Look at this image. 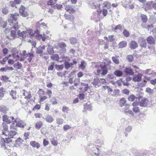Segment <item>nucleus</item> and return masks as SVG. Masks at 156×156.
I'll list each match as a JSON object with an SVG mask.
<instances>
[{
  "instance_id": "nucleus-1",
  "label": "nucleus",
  "mask_w": 156,
  "mask_h": 156,
  "mask_svg": "<svg viewBox=\"0 0 156 156\" xmlns=\"http://www.w3.org/2000/svg\"><path fill=\"white\" fill-rule=\"evenodd\" d=\"M0 140V144L2 148L6 149L7 148L8 144L12 142L11 138H13L14 136L16 135V132L14 130H11L10 131L3 132Z\"/></svg>"
},
{
  "instance_id": "nucleus-2",
  "label": "nucleus",
  "mask_w": 156,
  "mask_h": 156,
  "mask_svg": "<svg viewBox=\"0 0 156 156\" xmlns=\"http://www.w3.org/2000/svg\"><path fill=\"white\" fill-rule=\"evenodd\" d=\"M18 35L22 39H23L27 36L28 37H30L33 34V30L30 29L27 30L25 31H23L20 32V30H18L17 31Z\"/></svg>"
},
{
  "instance_id": "nucleus-3",
  "label": "nucleus",
  "mask_w": 156,
  "mask_h": 156,
  "mask_svg": "<svg viewBox=\"0 0 156 156\" xmlns=\"http://www.w3.org/2000/svg\"><path fill=\"white\" fill-rule=\"evenodd\" d=\"M14 121H15V123H13L12 124L11 126V128L15 130H17V127L23 128L26 124L22 120L17 119L14 120Z\"/></svg>"
},
{
  "instance_id": "nucleus-4",
  "label": "nucleus",
  "mask_w": 156,
  "mask_h": 156,
  "mask_svg": "<svg viewBox=\"0 0 156 156\" xmlns=\"http://www.w3.org/2000/svg\"><path fill=\"white\" fill-rule=\"evenodd\" d=\"M98 69L96 71V74L97 75L101 74L102 76L106 75L108 73V69L105 65H103L101 64L98 66Z\"/></svg>"
},
{
  "instance_id": "nucleus-5",
  "label": "nucleus",
  "mask_w": 156,
  "mask_h": 156,
  "mask_svg": "<svg viewBox=\"0 0 156 156\" xmlns=\"http://www.w3.org/2000/svg\"><path fill=\"white\" fill-rule=\"evenodd\" d=\"M18 13H15L14 14H10L8 16V22L12 24H16L17 23V19L19 16Z\"/></svg>"
},
{
  "instance_id": "nucleus-6",
  "label": "nucleus",
  "mask_w": 156,
  "mask_h": 156,
  "mask_svg": "<svg viewBox=\"0 0 156 156\" xmlns=\"http://www.w3.org/2000/svg\"><path fill=\"white\" fill-rule=\"evenodd\" d=\"M105 81L106 80L105 79H99L97 77L94 79L91 82V83L96 87L100 86L101 84H103Z\"/></svg>"
},
{
  "instance_id": "nucleus-7",
  "label": "nucleus",
  "mask_w": 156,
  "mask_h": 156,
  "mask_svg": "<svg viewBox=\"0 0 156 156\" xmlns=\"http://www.w3.org/2000/svg\"><path fill=\"white\" fill-rule=\"evenodd\" d=\"M39 34L40 30L37 28V29L34 31V33H33V34L31 36V38H32L33 37H35L36 38L37 40H41L43 41H45L46 38L44 37V36H43L41 34Z\"/></svg>"
},
{
  "instance_id": "nucleus-8",
  "label": "nucleus",
  "mask_w": 156,
  "mask_h": 156,
  "mask_svg": "<svg viewBox=\"0 0 156 156\" xmlns=\"http://www.w3.org/2000/svg\"><path fill=\"white\" fill-rule=\"evenodd\" d=\"M148 100L146 98H144L141 100H139V102H133L132 104V105L133 106H138L139 105L141 107H145L147 106L148 104Z\"/></svg>"
},
{
  "instance_id": "nucleus-9",
  "label": "nucleus",
  "mask_w": 156,
  "mask_h": 156,
  "mask_svg": "<svg viewBox=\"0 0 156 156\" xmlns=\"http://www.w3.org/2000/svg\"><path fill=\"white\" fill-rule=\"evenodd\" d=\"M58 45L59 48H61L60 50V53H64L66 51V49L65 48L66 47V45L64 42H60L58 44Z\"/></svg>"
},
{
  "instance_id": "nucleus-10",
  "label": "nucleus",
  "mask_w": 156,
  "mask_h": 156,
  "mask_svg": "<svg viewBox=\"0 0 156 156\" xmlns=\"http://www.w3.org/2000/svg\"><path fill=\"white\" fill-rule=\"evenodd\" d=\"M26 9V8L22 5H21L20 8L19 12L21 15L23 17H27L29 15Z\"/></svg>"
},
{
  "instance_id": "nucleus-11",
  "label": "nucleus",
  "mask_w": 156,
  "mask_h": 156,
  "mask_svg": "<svg viewBox=\"0 0 156 156\" xmlns=\"http://www.w3.org/2000/svg\"><path fill=\"white\" fill-rule=\"evenodd\" d=\"M138 41L140 43V46L142 48H146L147 45V43L146 40L143 37H140L138 38Z\"/></svg>"
},
{
  "instance_id": "nucleus-12",
  "label": "nucleus",
  "mask_w": 156,
  "mask_h": 156,
  "mask_svg": "<svg viewBox=\"0 0 156 156\" xmlns=\"http://www.w3.org/2000/svg\"><path fill=\"white\" fill-rule=\"evenodd\" d=\"M124 71L127 75L132 76L134 74L133 69L130 67H125Z\"/></svg>"
},
{
  "instance_id": "nucleus-13",
  "label": "nucleus",
  "mask_w": 156,
  "mask_h": 156,
  "mask_svg": "<svg viewBox=\"0 0 156 156\" xmlns=\"http://www.w3.org/2000/svg\"><path fill=\"white\" fill-rule=\"evenodd\" d=\"M126 107H125L123 108V111L126 114L129 113L130 114H131L133 116L134 114L133 112L131 110H129L130 107L129 104H126Z\"/></svg>"
},
{
  "instance_id": "nucleus-14",
  "label": "nucleus",
  "mask_w": 156,
  "mask_h": 156,
  "mask_svg": "<svg viewBox=\"0 0 156 156\" xmlns=\"http://www.w3.org/2000/svg\"><path fill=\"white\" fill-rule=\"evenodd\" d=\"M126 99L124 98H122L119 100V105L120 107H122L125 106V107H126V104H129L126 103Z\"/></svg>"
},
{
  "instance_id": "nucleus-15",
  "label": "nucleus",
  "mask_w": 156,
  "mask_h": 156,
  "mask_svg": "<svg viewBox=\"0 0 156 156\" xmlns=\"http://www.w3.org/2000/svg\"><path fill=\"white\" fill-rule=\"evenodd\" d=\"M138 46L137 43L135 41H131L129 44V47L132 49H134L138 47Z\"/></svg>"
},
{
  "instance_id": "nucleus-16",
  "label": "nucleus",
  "mask_w": 156,
  "mask_h": 156,
  "mask_svg": "<svg viewBox=\"0 0 156 156\" xmlns=\"http://www.w3.org/2000/svg\"><path fill=\"white\" fill-rule=\"evenodd\" d=\"M147 41L148 44H155V40L153 37L150 36L147 37Z\"/></svg>"
},
{
  "instance_id": "nucleus-17",
  "label": "nucleus",
  "mask_w": 156,
  "mask_h": 156,
  "mask_svg": "<svg viewBox=\"0 0 156 156\" xmlns=\"http://www.w3.org/2000/svg\"><path fill=\"white\" fill-rule=\"evenodd\" d=\"M65 9L67 11L69 12L70 13H74L75 12L74 9L71 5H66L65 6Z\"/></svg>"
},
{
  "instance_id": "nucleus-18",
  "label": "nucleus",
  "mask_w": 156,
  "mask_h": 156,
  "mask_svg": "<svg viewBox=\"0 0 156 156\" xmlns=\"http://www.w3.org/2000/svg\"><path fill=\"white\" fill-rule=\"evenodd\" d=\"M142 75L140 73H139L137 76H135L133 77V80L135 82H139L141 80V77Z\"/></svg>"
},
{
  "instance_id": "nucleus-19",
  "label": "nucleus",
  "mask_w": 156,
  "mask_h": 156,
  "mask_svg": "<svg viewBox=\"0 0 156 156\" xmlns=\"http://www.w3.org/2000/svg\"><path fill=\"white\" fill-rule=\"evenodd\" d=\"M23 94L25 96L24 98L27 99H29L32 97L31 92H28L26 90H24V93Z\"/></svg>"
},
{
  "instance_id": "nucleus-20",
  "label": "nucleus",
  "mask_w": 156,
  "mask_h": 156,
  "mask_svg": "<svg viewBox=\"0 0 156 156\" xmlns=\"http://www.w3.org/2000/svg\"><path fill=\"white\" fill-rule=\"evenodd\" d=\"M2 119L4 122L8 123H10L12 122L11 118H10V117L6 115H5L3 116Z\"/></svg>"
},
{
  "instance_id": "nucleus-21",
  "label": "nucleus",
  "mask_w": 156,
  "mask_h": 156,
  "mask_svg": "<svg viewBox=\"0 0 156 156\" xmlns=\"http://www.w3.org/2000/svg\"><path fill=\"white\" fill-rule=\"evenodd\" d=\"M114 75H115L117 77H121L122 76L123 74V72L120 70H119L117 69L115 70L113 73Z\"/></svg>"
},
{
  "instance_id": "nucleus-22",
  "label": "nucleus",
  "mask_w": 156,
  "mask_h": 156,
  "mask_svg": "<svg viewBox=\"0 0 156 156\" xmlns=\"http://www.w3.org/2000/svg\"><path fill=\"white\" fill-rule=\"evenodd\" d=\"M45 46H41L38 47V48H36V53L37 54H40L42 53L43 50L45 49Z\"/></svg>"
},
{
  "instance_id": "nucleus-23",
  "label": "nucleus",
  "mask_w": 156,
  "mask_h": 156,
  "mask_svg": "<svg viewBox=\"0 0 156 156\" xmlns=\"http://www.w3.org/2000/svg\"><path fill=\"white\" fill-rule=\"evenodd\" d=\"M83 109V112H85L86 110L91 111L92 110L91 106L87 103L84 105Z\"/></svg>"
},
{
  "instance_id": "nucleus-24",
  "label": "nucleus",
  "mask_w": 156,
  "mask_h": 156,
  "mask_svg": "<svg viewBox=\"0 0 156 156\" xmlns=\"http://www.w3.org/2000/svg\"><path fill=\"white\" fill-rule=\"evenodd\" d=\"M153 4V2L150 1L147 2V3L144 5V7L145 9L146 10L151 9L152 8V5Z\"/></svg>"
},
{
  "instance_id": "nucleus-25",
  "label": "nucleus",
  "mask_w": 156,
  "mask_h": 156,
  "mask_svg": "<svg viewBox=\"0 0 156 156\" xmlns=\"http://www.w3.org/2000/svg\"><path fill=\"white\" fill-rule=\"evenodd\" d=\"M51 58L53 60H54L57 61L62 62V60H59V57L58 55L57 54H53L51 56Z\"/></svg>"
},
{
  "instance_id": "nucleus-26",
  "label": "nucleus",
  "mask_w": 156,
  "mask_h": 156,
  "mask_svg": "<svg viewBox=\"0 0 156 156\" xmlns=\"http://www.w3.org/2000/svg\"><path fill=\"white\" fill-rule=\"evenodd\" d=\"M64 16L66 20H68L71 22H73L74 20V17L72 15H68L65 14L64 15Z\"/></svg>"
},
{
  "instance_id": "nucleus-27",
  "label": "nucleus",
  "mask_w": 156,
  "mask_h": 156,
  "mask_svg": "<svg viewBox=\"0 0 156 156\" xmlns=\"http://www.w3.org/2000/svg\"><path fill=\"white\" fill-rule=\"evenodd\" d=\"M5 89L2 87L0 88V100L4 96L5 93Z\"/></svg>"
},
{
  "instance_id": "nucleus-28",
  "label": "nucleus",
  "mask_w": 156,
  "mask_h": 156,
  "mask_svg": "<svg viewBox=\"0 0 156 156\" xmlns=\"http://www.w3.org/2000/svg\"><path fill=\"white\" fill-rule=\"evenodd\" d=\"M127 44V42L124 41L120 42L118 44L119 48H123L125 47Z\"/></svg>"
},
{
  "instance_id": "nucleus-29",
  "label": "nucleus",
  "mask_w": 156,
  "mask_h": 156,
  "mask_svg": "<svg viewBox=\"0 0 156 156\" xmlns=\"http://www.w3.org/2000/svg\"><path fill=\"white\" fill-rule=\"evenodd\" d=\"M60 53V56L59 57V60H60L61 58H62L63 59V60L67 61L68 62H69L70 61V59L67 56H65L64 54V53ZM62 60L63 61V60Z\"/></svg>"
},
{
  "instance_id": "nucleus-30",
  "label": "nucleus",
  "mask_w": 156,
  "mask_h": 156,
  "mask_svg": "<svg viewBox=\"0 0 156 156\" xmlns=\"http://www.w3.org/2000/svg\"><path fill=\"white\" fill-rule=\"evenodd\" d=\"M30 145L34 147L38 148L40 147L39 144L35 141H32L30 142Z\"/></svg>"
},
{
  "instance_id": "nucleus-31",
  "label": "nucleus",
  "mask_w": 156,
  "mask_h": 156,
  "mask_svg": "<svg viewBox=\"0 0 156 156\" xmlns=\"http://www.w3.org/2000/svg\"><path fill=\"white\" fill-rule=\"evenodd\" d=\"M146 74H148L150 76H152L154 75H155L156 73L153 71H151V69H148L145 71Z\"/></svg>"
},
{
  "instance_id": "nucleus-32",
  "label": "nucleus",
  "mask_w": 156,
  "mask_h": 156,
  "mask_svg": "<svg viewBox=\"0 0 156 156\" xmlns=\"http://www.w3.org/2000/svg\"><path fill=\"white\" fill-rule=\"evenodd\" d=\"M16 91L14 90H12L10 93V95L11 96L12 98L14 100L16 99Z\"/></svg>"
},
{
  "instance_id": "nucleus-33",
  "label": "nucleus",
  "mask_w": 156,
  "mask_h": 156,
  "mask_svg": "<svg viewBox=\"0 0 156 156\" xmlns=\"http://www.w3.org/2000/svg\"><path fill=\"white\" fill-rule=\"evenodd\" d=\"M8 110V108L4 105H2L0 106V112L3 113L5 114Z\"/></svg>"
},
{
  "instance_id": "nucleus-34",
  "label": "nucleus",
  "mask_w": 156,
  "mask_h": 156,
  "mask_svg": "<svg viewBox=\"0 0 156 156\" xmlns=\"http://www.w3.org/2000/svg\"><path fill=\"white\" fill-rule=\"evenodd\" d=\"M1 12L4 15L7 14L9 12L8 8L6 6H5V7H3L2 8Z\"/></svg>"
},
{
  "instance_id": "nucleus-35",
  "label": "nucleus",
  "mask_w": 156,
  "mask_h": 156,
  "mask_svg": "<svg viewBox=\"0 0 156 156\" xmlns=\"http://www.w3.org/2000/svg\"><path fill=\"white\" fill-rule=\"evenodd\" d=\"M73 66V64L72 63H69L67 61H66L64 63L65 67L66 69H68L69 68Z\"/></svg>"
},
{
  "instance_id": "nucleus-36",
  "label": "nucleus",
  "mask_w": 156,
  "mask_h": 156,
  "mask_svg": "<svg viewBox=\"0 0 156 156\" xmlns=\"http://www.w3.org/2000/svg\"><path fill=\"white\" fill-rule=\"evenodd\" d=\"M86 65L85 62L84 61H82L81 64H79V67L81 68L82 70H83L85 68Z\"/></svg>"
},
{
  "instance_id": "nucleus-37",
  "label": "nucleus",
  "mask_w": 156,
  "mask_h": 156,
  "mask_svg": "<svg viewBox=\"0 0 156 156\" xmlns=\"http://www.w3.org/2000/svg\"><path fill=\"white\" fill-rule=\"evenodd\" d=\"M140 18L142 21L144 23L147 22V18L146 15L144 14H141L140 16Z\"/></svg>"
},
{
  "instance_id": "nucleus-38",
  "label": "nucleus",
  "mask_w": 156,
  "mask_h": 156,
  "mask_svg": "<svg viewBox=\"0 0 156 156\" xmlns=\"http://www.w3.org/2000/svg\"><path fill=\"white\" fill-rule=\"evenodd\" d=\"M117 57H119V56H113L112 58L113 62L116 64H118L119 63V60L118 58Z\"/></svg>"
},
{
  "instance_id": "nucleus-39",
  "label": "nucleus",
  "mask_w": 156,
  "mask_h": 156,
  "mask_svg": "<svg viewBox=\"0 0 156 156\" xmlns=\"http://www.w3.org/2000/svg\"><path fill=\"white\" fill-rule=\"evenodd\" d=\"M14 67L18 69H21L22 67V64L19 62H18L17 63H16L14 64Z\"/></svg>"
},
{
  "instance_id": "nucleus-40",
  "label": "nucleus",
  "mask_w": 156,
  "mask_h": 156,
  "mask_svg": "<svg viewBox=\"0 0 156 156\" xmlns=\"http://www.w3.org/2000/svg\"><path fill=\"white\" fill-rule=\"evenodd\" d=\"M70 43L72 44H76L77 41V40L75 37H71L69 39Z\"/></svg>"
},
{
  "instance_id": "nucleus-41",
  "label": "nucleus",
  "mask_w": 156,
  "mask_h": 156,
  "mask_svg": "<svg viewBox=\"0 0 156 156\" xmlns=\"http://www.w3.org/2000/svg\"><path fill=\"white\" fill-rule=\"evenodd\" d=\"M42 125V123L41 121H38L36 122L35 125V127L36 129H40Z\"/></svg>"
},
{
  "instance_id": "nucleus-42",
  "label": "nucleus",
  "mask_w": 156,
  "mask_h": 156,
  "mask_svg": "<svg viewBox=\"0 0 156 156\" xmlns=\"http://www.w3.org/2000/svg\"><path fill=\"white\" fill-rule=\"evenodd\" d=\"M126 58L129 62H132L133 61V58L132 55H128L127 56Z\"/></svg>"
},
{
  "instance_id": "nucleus-43",
  "label": "nucleus",
  "mask_w": 156,
  "mask_h": 156,
  "mask_svg": "<svg viewBox=\"0 0 156 156\" xmlns=\"http://www.w3.org/2000/svg\"><path fill=\"white\" fill-rule=\"evenodd\" d=\"M119 90L118 89H115L114 90L113 94V96L115 97H117L118 96L119 93Z\"/></svg>"
},
{
  "instance_id": "nucleus-44",
  "label": "nucleus",
  "mask_w": 156,
  "mask_h": 156,
  "mask_svg": "<svg viewBox=\"0 0 156 156\" xmlns=\"http://www.w3.org/2000/svg\"><path fill=\"white\" fill-rule=\"evenodd\" d=\"M55 66L56 69L57 70L60 71L62 70L63 67V65H58L56 64Z\"/></svg>"
},
{
  "instance_id": "nucleus-45",
  "label": "nucleus",
  "mask_w": 156,
  "mask_h": 156,
  "mask_svg": "<svg viewBox=\"0 0 156 156\" xmlns=\"http://www.w3.org/2000/svg\"><path fill=\"white\" fill-rule=\"evenodd\" d=\"M9 79V77L6 76H2L1 78V80L4 81V82H6L8 81Z\"/></svg>"
},
{
  "instance_id": "nucleus-46",
  "label": "nucleus",
  "mask_w": 156,
  "mask_h": 156,
  "mask_svg": "<svg viewBox=\"0 0 156 156\" xmlns=\"http://www.w3.org/2000/svg\"><path fill=\"white\" fill-rule=\"evenodd\" d=\"M9 58V57H8V56L5 57L3 59L2 61H0V63L4 65L5 64V62L8 60Z\"/></svg>"
},
{
  "instance_id": "nucleus-47",
  "label": "nucleus",
  "mask_w": 156,
  "mask_h": 156,
  "mask_svg": "<svg viewBox=\"0 0 156 156\" xmlns=\"http://www.w3.org/2000/svg\"><path fill=\"white\" fill-rule=\"evenodd\" d=\"M136 98V97L133 94L130 95L128 98V99L129 101H133Z\"/></svg>"
},
{
  "instance_id": "nucleus-48",
  "label": "nucleus",
  "mask_w": 156,
  "mask_h": 156,
  "mask_svg": "<svg viewBox=\"0 0 156 156\" xmlns=\"http://www.w3.org/2000/svg\"><path fill=\"white\" fill-rule=\"evenodd\" d=\"M111 5V3L108 2L106 1L104 2L102 6L103 7H108Z\"/></svg>"
},
{
  "instance_id": "nucleus-49",
  "label": "nucleus",
  "mask_w": 156,
  "mask_h": 156,
  "mask_svg": "<svg viewBox=\"0 0 156 156\" xmlns=\"http://www.w3.org/2000/svg\"><path fill=\"white\" fill-rule=\"evenodd\" d=\"M57 0H49V5H50L51 7H53L54 5H55V4Z\"/></svg>"
},
{
  "instance_id": "nucleus-50",
  "label": "nucleus",
  "mask_w": 156,
  "mask_h": 156,
  "mask_svg": "<svg viewBox=\"0 0 156 156\" xmlns=\"http://www.w3.org/2000/svg\"><path fill=\"white\" fill-rule=\"evenodd\" d=\"M11 35L14 38L16 36V31L15 30H12L11 31Z\"/></svg>"
},
{
  "instance_id": "nucleus-51",
  "label": "nucleus",
  "mask_w": 156,
  "mask_h": 156,
  "mask_svg": "<svg viewBox=\"0 0 156 156\" xmlns=\"http://www.w3.org/2000/svg\"><path fill=\"white\" fill-rule=\"evenodd\" d=\"M122 28V26L121 24H119L115 27V28L114 29V31H115V30H121Z\"/></svg>"
},
{
  "instance_id": "nucleus-52",
  "label": "nucleus",
  "mask_w": 156,
  "mask_h": 156,
  "mask_svg": "<svg viewBox=\"0 0 156 156\" xmlns=\"http://www.w3.org/2000/svg\"><path fill=\"white\" fill-rule=\"evenodd\" d=\"M56 122L58 124L62 125L63 122V119L62 118H58L56 119Z\"/></svg>"
},
{
  "instance_id": "nucleus-53",
  "label": "nucleus",
  "mask_w": 156,
  "mask_h": 156,
  "mask_svg": "<svg viewBox=\"0 0 156 156\" xmlns=\"http://www.w3.org/2000/svg\"><path fill=\"white\" fill-rule=\"evenodd\" d=\"M37 93L39 95L40 97H41L44 95L45 93L43 90L40 89L39 90H38L37 92Z\"/></svg>"
},
{
  "instance_id": "nucleus-54",
  "label": "nucleus",
  "mask_w": 156,
  "mask_h": 156,
  "mask_svg": "<svg viewBox=\"0 0 156 156\" xmlns=\"http://www.w3.org/2000/svg\"><path fill=\"white\" fill-rule=\"evenodd\" d=\"M136 106H135L132 109L133 111L135 113H137L140 111L139 108Z\"/></svg>"
},
{
  "instance_id": "nucleus-55",
  "label": "nucleus",
  "mask_w": 156,
  "mask_h": 156,
  "mask_svg": "<svg viewBox=\"0 0 156 156\" xmlns=\"http://www.w3.org/2000/svg\"><path fill=\"white\" fill-rule=\"evenodd\" d=\"M123 34L126 37L129 36V33L126 30H124L123 31Z\"/></svg>"
},
{
  "instance_id": "nucleus-56",
  "label": "nucleus",
  "mask_w": 156,
  "mask_h": 156,
  "mask_svg": "<svg viewBox=\"0 0 156 156\" xmlns=\"http://www.w3.org/2000/svg\"><path fill=\"white\" fill-rule=\"evenodd\" d=\"M62 110L63 112L68 113V112L69 110V108L66 106H63L62 107Z\"/></svg>"
},
{
  "instance_id": "nucleus-57",
  "label": "nucleus",
  "mask_w": 156,
  "mask_h": 156,
  "mask_svg": "<svg viewBox=\"0 0 156 156\" xmlns=\"http://www.w3.org/2000/svg\"><path fill=\"white\" fill-rule=\"evenodd\" d=\"M53 8L54 9L57 8L58 9H60L62 8V5H61L56 4L54 5Z\"/></svg>"
},
{
  "instance_id": "nucleus-58",
  "label": "nucleus",
  "mask_w": 156,
  "mask_h": 156,
  "mask_svg": "<svg viewBox=\"0 0 156 156\" xmlns=\"http://www.w3.org/2000/svg\"><path fill=\"white\" fill-rule=\"evenodd\" d=\"M9 4L10 6L12 7H16V5L14 1H10Z\"/></svg>"
},
{
  "instance_id": "nucleus-59",
  "label": "nucleus",
  "mask_w": 156,
  "mask_h": 156,
  "mask_svg": "<svg viewBox=\"0 0 156 156\" xmlns=\"http://www.w3.org/2000/svg\"><path fill=\"white\" fill-rule=\"evenodd\" d=\"M1 27H2L3 28H5L7 26V23L6 22L2 21L1 23Z\"/></svg>"
},
{
  "instance_id": "nucleus-60",
  "label": "nucleus",
  "mask_w": 156,
  "mask_h": 156,
  "mask_svg": "<svg viewBox=\"0 0 156 156\" xmlns=\"http://www.w3.org/2000/svg\"><path fill=\"white\" fill-rule=\"evenodd\" d=\"M30 133L29 132L26 133L24 135V138L25 140H26L29 139Z\"/></svg>"
},
{
  "instance_id": "nucleus-61",
  "label": "nucleus",
  "mask_w": 156,
  "mask_h": 156,
  "mask_svg": "<svg viewBox=\"0 0 156 156\" xmlns=\"http://www.w3.org/2000/svg\"><path fill=\"white\" fill-rule=\"evenodd\" d=\"M114 36L113 35L109 36H108V41L110 42H113L115 41V39L113 38Z\"/></svg>"
},
{
  "instance_id": "nucleus-62",
  "label": "nucleus",
  "mask_w": 156,
  "mask_h": 156,
  "mask_svg": "<svg viewBox=\"0 0 156 156\" xmlns=\"http://www.w3.org/2000/svg\"><path fill=\"white\" fill-rule=\"evenodd\" d=\"M103 1L102 0H99L97 2V4L98 6L100 7V6L103 4Z\"/></svg>"
},
{
  "instance_id": "nucleus-63",
  "label": "nucleus",
  "mask_w": 156,
  "mask_h": 156,
  "mask_svg": "<svg viewBox=\"0 0 156 156\" xmlns=\"http://www.w3.org/2000/svg\"><path fill=\"white\" fill-rule=\"evenodd\" d=\"M39 26L40 27H42L44 28H45L46 27L47 25L44 23H42L39 24Z\"/></svg>"
},
{
  "instance_id": "nucleus-64",
  "label": "nucleus",
  "mask_w": 156,
  "mask_h": 156,
  "mask_svg": "<svg viewBox=\"0 0 156 156\" xmlns=\"http://www.w3.org/2000/svg\"><path fill=\"white\" fill-rule=\"evenodd\" d=\"M122 92L124 94L127 95L129 94V91L127 89H125L122 90Z\"/></svg>"
}]
</instances>
